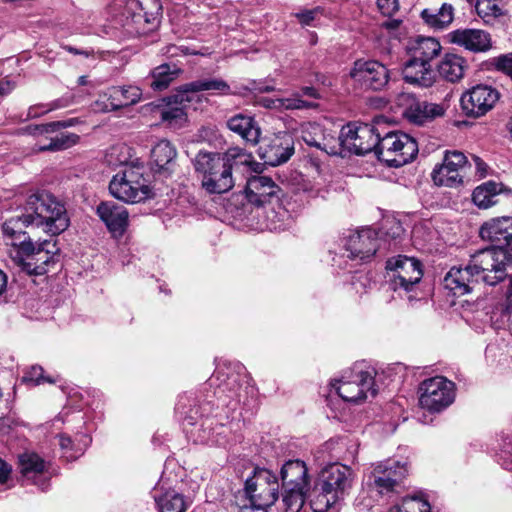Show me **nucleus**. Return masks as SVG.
Segmentation results:
<instances>
[{"label": "nucleus", "instance_id": "1", "mask_svg": "<svg viewBox=\"0 0 512 512\" xmlns=\"http://www.w3.org/2000/svg\"><path fill=\"white\" fill-rule=\"evenodd\" d=\"M509 268H512V249H482L471 256L465 267H452L443 284L454 296H463L471 293L479 281L490 286L504 281Z\"/></svg>", "mask_w": 512, "mask_h": 512}, {"label": "nucleus", "instance_id": "2", "mask_svg": "<svg viewBox=\"0 0 512 512\" xmlns=\"http://www.w3.org/2000/svg\"><path fill=\"white\" fill-rule=\"evenodd\" d=\"M253 156L239 147L225 153L199 151L193 160L195 171L201 175V185L210 194H222L234 187L232 170L237 166H250Z\"/></svg>", "mask_w": 512, "mask_h": 512}, {"label": "nucleus", "instance_id": "3", "mask_svg": "<svg viewBox=\"0 0 512 512\" xmlns=\"http://www.w3.org/2000/svg\"><path fill=\"white\" fill-rule=\"evenodd\" d=\"M127 150L125 146H114L107 155V161L111 165L124 164V169L113 176L109 184V191L115 198L125 203H138L149 198L150 189L144 177L142 164H128L127 158L113 161V157Z\"/></svg>", "mask_w": 512, "mask_h": 512}, {"label": "nucleus", "instance_id": "4", "mask_svg": "<svg viewBox=\"0 0 512 512\" xmlns=\"http://www.w3.org/2000/svg\"><path fill=\"white\" fill-rule=\"evenodd\" d=\"M25 212L33 219L35 227H42L50 235L64 232L70 224L64 204L46 191L30 195Z\"/></svg>", "mask_w": 512, "mask_h": 512}, {"label": "nucleus", "instance_id": "5", "mask_svg": "<svg viewBox=\"0 0 512 512\" xmlns=\"http://www.w3.org/2000/svg\"><path fill=\"white\" fill-rule=\"evenodd\" d=\"M387 282L389 287L409 301L416 299L414 293L423 277L421 262L405 255L392 257L386 262Z\"/></svg>", "mask_w": 512, "mask_h": 512}, {"label": "nucleus", "instance_id": "6", "mask_svg": "<svg viewBox=\"0 0 512 512\" xmlns=\"http://www.w3.org/2000/svg\"><path fill=\"white\" fill-rule=\"evenodd\" d=\"M375 375L376 372L373 368L356 364L350 370L345 371L341 379L335 380L331 385L344 401L358 403L369 395L372 397L376 395Z\"/></svg>", "mask_w": 512, "mask_h": 512}, {"label": "nucleus", "instance_id": "7", "mask_svg": "<svg viewBox=\"0 0 512 512\" xmlns=\"http://www.w3.org/2000/svg\"><path fill=\"white\" fill-rule=\"evenodd\" d=\"M380 132L368 123H348L343 126L339 137V150L332 148L331 154H342L343 151L357 155H365L369 152L376 154Z\"/></svg>", "mask_w": 512, "mask_h": 512}, {"label": "nucleus", "instance_id": "8", "mask_svg": "<svg viewBox=\"0 0 512 512\" xmlns=\"http://www.w3.org/2000/svg\"><path fill=\"white\" fill-rule=\"evenodd\" d=\"M417 153V142L406 133L390 131L379 137L376 156L390 167H401L411 162Z\"/></svg>", "mask_w": 512, "mask_h": 512}, {"label": "nucleus", "instance_id": "9", "mask_svg": "<svg viewBox=\"0 0 512 512\" xmlns=\"http://www.w3.org/2000/svg\"><path fill=\"white\" fill-rule=\"evenodd\" d=\"M245 494L254 509L266 510L279 497L278 478L265 468H256L245 482Z\"/></svg>", "mask_w": 512, "mask_h": 512}, {"label": "nucleus", "instance_id": "10", "mask_svg": "<svg viewBox=\"0 0 512 512\" xmlns=\"http://www.w3.org/2000/svg\"><path fill=\"white\" fill-rule=\"evenodd\" d=\"M317 501L327 509L341 499L352 486V470L338 463L327 466L321 474L318 484Z\"/></svg>", "mask_w": 512, "mask_h": 512}, {"label": "nucleus", "instance_id": "11", "mask_svg": "<svg viewBox=\"0 0 512 512\" xmlns=\"http://www.w3.org/2000/svg\"><path fill=\"white\" fill-rule=\"evenodd\" d=\"M419 404L430 412H440L455 398V384L442 376L424 380L419 386Z\"/></svg>", "mask_w": 512, "mask_h": 512}, {"label": "nucleus", "instance_id": "12", "mask_svg": "<svg viewBox=\"0 0 512 512\" xmlns=\"http://www.w3.org/2000/svg\"><path fill=\"white\" fill-rule=\"evenodd\" d=\"M32 251L22 252L16 256L18 265L29 275H44L49 267L57 261L59 248L53 240H44L35 244L32 242Z\"/></svg>", "mask_w": 512, "mask_h": 512}, {"label": "nucleus", "instance_id": "13", "mask_svg": "<svg viewBox=\"0 0 512 512\" xmlns=\"http://www.w3.org/2000/svg\"><path fill=\"white\" fill-rule=\"evenodd\" d=\"M350 77L360 87L373 91H381L389 82L387 67L376 60L359 59L350 70Z\"/></svg>", "mask_w": 512, "mask_h": 512}, {"label": "nucleus", "instance_id": "14", "mask_svg": "<svg viewBox=\"0 0 512 512\" xmlns=\"http://www.w3.org/2000/svg\"><path fill=\"white\" fill-rule=\"evenodd\" d=\"M500 98L499 91L485 84H479L465 92L461 97V107L470 117H481L492 110Z\"/></svg>", "mask_w": 512, "mask_h": 512}, {"label": "nucleus", "instance_id": "15", "mask_svg": "<svg viewBox=\"0 0 512 512\" xmlns=\"http://www.w3.org/2000/svg\"><path fill=\"white\" fill-rule=\"evenodd\" d=\"M468 161L460 151H447L443 163L432 172V179L438 186L456 187L463 182Z\"/></svg>", "mask_w": 512, "mask_h": 512}, {"label": "nucleus", "instance_id": "16", "mask_svg": "<svg viewBox=\"0 0 512 512\" xmlns=\"http://www.w3.org/2000/svg\"><path fill=\"white\" fill-rule=\"evenodd\" d=\"M258 154L267 165H281L294 154L293 139L290 134L285 132L267 137L260 144Z\"/></svg>", "mask_w": 512, "mask_h": 512}, {"label": "nucleus", "instance_id": "17", "mask_svg": "<svg viewBox=\"0 0 512 512\" xmlns=\"http://www.w3.org/2000/svg\"><path fill=\"white\" fill-rule=\"evenodd\" d=\"M408 474L407 464L397 460L388 459L379 462L372 470L369 481L379 491L387 493L394 489Z\"/></svg>", "mask_w": 512, "mask_h": 512}, {"label": "nucleus", "instance_id": "18", "mask_svg": "<svg viewBox=\"0 0 512 512\" xmlns=\"http://www.w3.org/2000/svg\"><path fill=\"white\" fill-rule=\"evenodd\" d=\"M19 470L25 484H33L45 491L50 485L51 473L48 463L34 452L19 455Z\"/></svg>", "mask_w": 512, "mask_h": 512}, {"label": "nucleus", "instance_id": "19", "mask_svg": "<svg viewBox=\"0 0 512 512\" xmlns=\"http://www.w3.org/2000/svg\"><path fill=\"white\" fill-rule=\"evenodd\" d=\"M34 227L33 219L26 212L11 217L3 223V236L7 244L17 248V255H20L22 252L32 251L33 241L25 229Z\"/></svg>", "mask_w": 512, "mask_h": 512}, {"label": "nucleus", "instance_id": "20", "mask_svg": "<svg viewBox=\"0 0 512 512\" xmlns=\"http://www.w3.org/2000/svg\"><path fill=\"white\" fill-rule=\"evenodd\" d=\"M479 235L494 244L488 249H512V216L489 219L481 225Z\"/></svg>", "mask_w": 512, "mask_h": 512}, {"label": "nucleus", "instance_id": "21", "mask_svg": "<svg viewBox=\"0 0 512 512\" xmlns=\"http://www.w3.org/2000/svg\"><path fill=\"white\" fill-rule=\"evenodd\" d=\"M346 251L347 257L351 260H360L361 262L371 259L379 247L378 233L371 228H365L357 231L347 238Z\"/></svg>", "mask_w": 512, "mask_h": 512}, {"label": "nucleus", "instance_id": "22", "mask_svg": "<svg viewBox=\"0 0 512 512\" xmlns=\"http://www.w3.org/2000/svg\"><path fill=\"white\" fill-rule=\"evenodd\" d=\"M448 42L472 53H485L492 48L489 32L475 28H459L447 34Z\"/></svg>", "mask_w": 512, "mask_h": 512}, {"label": "nucleus", "instance_id": "23", "mask_svg": "<svg viewBox=\"0 0 512 512\" xmlns=\"http://www.w3.org/2000/svg\"><path fill=\"white\" fill-rule=\"evenodd\" d=\"M141 96L142 90L138 86H112L102 96L104 98L103 106H101L100 101H97L95 109L102 112L116 111L138 103Z\"/></svg>", "mask_w": 512, "mask_h": 512}, {"label": "nucleus", "instance_id": "24", "mask_svg": "<svg viewBox=\"0 0 512 512\" xmlns=\"http://www.w3.org/2000/svg\"><path fill=\"white\" fill-rule=\"evenodd\" d=\"M503 296L504 298L499 301L490 300L489 306L485 307L487 312L490 326L495 330L504 329L509 327L510 318L512 313V274L508 275L504 280Z\"/></svg>", "mask_w": 512, "mask_h": 512}, {"label": "nucleus", "instance_id": "25", "mask_svg": "<svg viewBox=\"0 0 512 512\" xmlns=\"http://www.w3.org/2000/svg\"><path fill=\"white\" fill-rule=\"evenodd\" d=\"M200 91H213L219 95L232 94L230 85L220 78L199 79L181 86L175 93V102L193 101Z\"/></svg>", "mask_w": 512, "mask_h": 512}, {"label": "nucleus", "instance_id": "26", "mask_svg": "<svg viewBox=\"0 0 512 512\" xmlns=\"http://www.w3.org/2000/svg\"><path fill=\"white\" fill-rule=\"evenodd\" d=\"M97 215L114 236H122L128 226V211L123 205L113 201L101 202Z\"/></svg>", "mask_w": 512, "mask_h": 512}, {"label": "nucleus", "instance_id": "27", "mask_svg": "<svg viewBox=\"0 0 512 512\" xmlns=\"http://www.w3.org/2000/svg\"><path fill=\"white\" fill-rule=\"evenodd\" d=\"M402 75L406 83L422 88L431 87L436 80L431 64L416 60L412 56L404 63Z\"/></svg>", "mask_w": 512, "mask_h": 512}, {"label": "nucleus", "instance_id": "28", "mask_svg": "<svg viewBox=\"0 0 512 512\" xmlns=\"http://www.w3.org/2000/svg\"><path fill=\"white\" fill-rule=\"evenodd\" d=\"M447 110L444 103H432L428 101H413L404 111L406 119L414 124L423 125L442 117Z\"/></svg>", "mask_w": 512, "mask_h": 512}, {"label": "nucleus", "instance_id": "29", "mask_svg": "<svg viewBox=\"0 0 512 512\" xmlns=\"http://www.w3.org/2000/svg\"><path fill=\"white\" fill-rule=\"evenodd\" d=\"M277 186L274 181L264 175L253 176L247 181L246 196L250 203L263 205L276 194Z\"/></svg>", "mask_w": 512, "mask_h": 512}, {"label": "nucleus", "instance_id": "30", "mask_svg": "<svg viewBox=\"0 0 512 512\" xmlns=\"http://www.w3.org/2000/svg\"><path fill=\"white\" fill-rule=\"evenodd\" d=\"M282 487L309 489L308 468L304 461L296 459L285 462L280 471Z\"/></svg>", "mask_w": 512, "mask_h": 512}, {"label": "nucleus", "instance_id": "31", "mask_svg": "<svg viewBox=\"0 0 512 512\" xmlns=\"http://www.w3.org/2000/svg\"><path fill=\"white\" fill-rule=\"evenodd\" d=\"M227 127L253 145L259 142L260 127L252 116L236 114L227 120Z\"/></svg>", "mask_w": 512, "mask_h": 512}, {"label": "nucleus", "instance_id": "32", "mask_svg": "<svg viewBox=\"0 0 512 512\" xmlns=\"http://www.w3.org/2000/svg\"><path fill=\"white\" fill-rule=\"evenodd\" d=\"M437 68L439 75L443 79L455 83L464 77L467 69V61L458 54L447 53L440 60Z\"/></svg>", "mask_w": 512, "mask_h": 512}, {"label": "nucleus", "instance_id": "33", "mask_svg": "<svg viewBox=\"0 0 512 512\" xmlns=\"http://www.w3.org/2000/svg\"><path fill=\"white\" fill-rule=\"evenodd\" d=\"M421 19L430 28L442 30L447 28L454 19V7L449 3H442L440 7H429L421 11Z\"/></svg>", "mask_w": 512, "mask_h": 512}, {"label": "nucleus", "instance_id": "34", "mask_svg": "<svg viewBox=\"0 0 512 512\" xmlns=\"http://www.w3.org/2000/svg\"><path fill=\"white\" fill-rule=\"evenodd\" d=\"M442 46L440 42L432 37H418L408 48L409 56L416 60L431 64V61L439 56Z\"/></svg>", "mask_w": 512, "mask_h": 512}, {"label": "nucleus", "instance_id": "35", "mask_svg": "<svg viewBox=\"0 0 512 512\" xmlns=\"http://www.w3.org/2000/svg\"><path fill=\"white\" fill-rule=\"evenodd\" d=\"M253 387H249L247 382L244 381V377H241L239 373H231L227 375L217 387L215 394H221L228 392V397L234 399L237 402H241L243 399V392L248 394L253 393Z\"/></svg>", "mask_w": 512, "mask_h": 512}, {"label": "nucleus", "instance_id": "36", "mask_svg": "<svg viewBox=\"0 0 512 512\" xmlns=\"http://www.w3.org/2000/svg\"><path fill=\"white\" fill-rule=\"evenodd\" d=\"M502 191L503 184L487 181L474 189L472 199L476 206L487 209L497 203V197Z\"/></svg>", "mask_w": 512, "mask_h": 512}, {"label": "nucleus", "instance_id": "37", "mask_svg": "<svg viewBox=\"0 0 512 512\" xmlns=\"http://www.w3.org/2000/svg\"><path fill=\"white\" fill-rule=\"evenodd\" d=\"M40 139L48 140V143L37 142L35 144V150L39 152H55L66 150L76 145L80 137L75 133H58L56 135L44 134Z\"/></svg>", "mask_w": 512, "mask_h": 512}, {"label": "nucleus", "instance_id": "38", "mask_svg": "<svg viewBox=\"0 0 512 512\" xmlns=\"http://www.w3.org/2000/svg\"><path fill=\"white\" fill-rule=\"evenodd\" d=\"M182 70L175 64L164 63L155 67L150 76L152 81L150 87L154 91H162L169 87V85L180 75Z\"/></svg>", "mask_w": 512, "mask_h": 512}, {"label": "nucleus", "instance_id": "39", "mask_svg": "<svg viewBox=\"0 0 512 512\" xmlns=\"http://www.w3.org/2000/svg\"><path fill=\"white\" fill-rule=\"evenodd\" d=\"M175 93L167 98L168 105L161 111V119L171 127H181L187 120L186 108L191 101L175 102Z\"/></svg>", "mask_w": 512, "mask_h": 512}, {"label": "nucleus", "instance_id": "40", "mask_svg": "<svg viewBox=\"0 0 512 512\" xmlns=\"http://www.w3.org/2000/svg\"><path fill=\"white\" fill-rule=\"evenodd\" d=\"M257 103L268 109L275 110H293L312 107V103L304 101L300 98H271L261 96L257 99Z\"/></svg>", "mask_w": 512, "mask_h": 512}, {"label": "nucleus", "instance_id": "41", "mask_svg": "<svg viewBox=\"0 0 512 512\" xmlns=\"http://www.w3.org/2000/svg\"><path fill=\"white\" fill-rule=\"evenodd\" d=\"M176 155V149L167 140H160L151 151V158L158 170H168Z\"/></svg>", "mask_w": 512, "mask_h": 512}, {"label": "nucleus", "instance_id": "42", "mask_svg": "<svg viewBox=\"0 0 512 512\" xmlns=\"http://www.w3.org/2000/svg\"><path fill=\"white\" fill-rule=\"evenodd\" d=\"M176 411L181 419L186 421L189 425H195L203 416L202 408L188 395L179 397L176 404Z\"/></svg>", "mask_w": 512, "mask_h": 512}, {"label": "nucleus", "instance_id": "43", "mask_svg": "<svg viewBox=\"0 0 512 512\" xmlns=\"http://www.w3.org/2000/svg\"><path fill=\"white\" fill-rule=\"evenodd\" d=\"M308 491L307 488L283 487L284 512H299L305 503Z\"/></svg>", "mask_w": 512, "mask_h": 512}, {"label": "nucleus", "instance_id": "44", "mask_svg": "<svg viewBox=\"0 0 512 512\" xmlns=\"http://www.w3.org/2000/svg\"><path fill=\"white\" fill-rule=\"evenodd\" d=\"M202 441L212 444H223L227 428L218 423L214 418L206 417L201 423Z\"/></svg>", "mask_w": 512, "mask_h": 512}, {"label": "nucleus", "instance_id": "45", "mask_svg": "<svg viewBox=\"0 0 512 512\" xmlns=\"http://www.w3.org/2000/svg\"><path fill=\"white\" fill-rule=\"evenodd\" d=\"M59 446L62 450V457L67 461H73L84 453L85 448L90 443V438L82 435V444L75 443L69 436L61 434L58 436Z\"/></svg>", "mask_w": 512, "mask_h": 512}, {"label": "nucleus", "instance_id": "46", "mask_svg": "<svg viewBox=\"0 0 512 512\" xmlns=\"http://www.w3.org/2000/svg\"><path fill=\"white\" fill-rule=\"evenodd\" d=\"M159 512H185L187 504L184 497L174 491H168L162 496H155Z\"/></svg>", "mask_w": 512, "mask_h": 512}, {"label": "nucleus", "instance_id": "47", "mask_svg": "<svg viewBox=\"0 0 512 512\" xmlns=\"http://www.w3.org/2000/svg\"><path fill=\"white\" fill-rule=\"evenodd\" d=\"M475 9L478 16L487 24L502 15L498 0H477Z\"/></svg>", "mask_w": 512, "mask_h": 512}, {"label": "nucleus", "instance_id": "48", "mask_svg": "<svg viewBox=\"0 0 512 512\" xmlns=\"http://www.w3.org/2000/svg\"><path fill=\"white\" fill-rule=\"evenodd\" d=\"M142 16L146 23L156 25L161 15L162 5L159 0H138Z\"/></svg>", "mask_w": 512, "mask_h": 512}, {"label": "nucleus", "instance_id": "49", "mask_svg": "<svg viewBox=\"0 0 512 512\" xmlns=\"http://www.w3.org/2000/svg\"><path fill=\"white\" fill-rule=\"evenodd\" d=\"M44 370L41 366H32L27 370L22 378L25 383H31L33 385H39L44 382L54 383L55 380L50 377H44Z\"/></svg>", "mask_w": 512, "mask_h": 512}, {"label": "nucleus", "instance_id": "50", "mask_svg": "<svg viewBox=\"0 0 512 512\" xmlns=\"http://www.w3.org/2000/svg\"><path fill=\"white\" fill-rule=\"evenodd\" d=\"M494 68L512 80V53L502 54L491 59Z\"/></svg>", "mask_w": 512, "mask_h": 512}, {"label": "nucleus", "instance_id": "51", "mask_svg": "<svg viewBox=\"0 0 512 512\" xmlns=\"http://www.w3.org/2000/svg\"><path fill=\"white\" fill-rule=\"evenodd\" d=\"M24 134L31 135L40 139L44 134H54L55 129L53 122L44 124H31L22 129Z\"/></svg>", "mask_w": 512, "mask_h": 512}, {"label": "nucleus", "instance_id": "52", "mask_svg": "<svg viewBox=\"0 0 512 512\" xmlns=\"http://www.w3.org/2000/svg\"><path fill=\"white\" fill-rule=\"evenodd\" d=\"M377 6L380 12L387 17H391L399 9L398 0H377Z\"/></svg>", "mask_w": 512, "mask_h": 512}, {"label": "nucleus", "instance_id": "53", "mask_svg": "<svg viewBox=\"0 0 512 512\" xmlns=\"http://www.w3.org/2000/svg\"><path fill=\"white\" fill-rule=\"evenodd\" d=\"M320 13L319 8L305 10L299 13H296L295 16L299 20V22L304 26H309L315 20L316 15Z\"/></svg>", "mask_w": 512, "mask_h": 512}, {"label": "nucleus", "instance_id": "54", "mask_svg": "<svg viewBox=\"0 0 512 512\" xmlns=\"http://www.w3.org/2000/svg\"><path fill=\"white\" fill-rule=\"evenodd\" d=\"M249 91H258V92H270L274 90V86L265 85L261 82H257L255 80L251 81L249 85L246 87Z\"/></svg>", "mask_w": 512, "mask_h": 512}, {"label": "nucleus", "instance_id": "55", "mask_svg": "<svg viewBox=\"0 0 512 512\" xmlns=\"http://www.w3.org/2000/svg\"><path fill=\"white\" fill-rule=\"evenodd\" d=\"M473 161H474L475 167H476V174L480 178L485 177L487 175V170H488L487 164L478 156H473Z\"/></svg>", "mask_w": 512, "mask_h": 512}, {"label": "nucleus", "instance_id": "56", "mask_svg": "<svg viewBox=\"0 0 512 512\" xmlns=\"http://www.w3.org/2000/svg\"><path fill=\"white\" fill-rule=\"evenodd\" d=\"M12 468L9 464H7L4 460L0 458V483H5L10 474H11Z\"/></svg>", "mask_w": 512, "mask_h": 512}, {"label": "nucleus", "instance_id": "57", "mask_svg": "<svg viewBox=\"0 0 512 512\" xmlns=\"http://www.w3.org/2000/svg\"><path fill=\"white\" fill-rule=\"evenodd\" d=\"M414 500H418L421 503V506L419 508V512H431L430 503L427 500L420 499L417 496L405 497V498H403L402 502H403V505H405L409 501H414Z\"/></svg>", "mask_w": 512, "mask_h": 512}, {"label": "nucleus", "instance_id": "58", "mask_svg": "<svg viewBox=\"0 0 512 512\" xmlns=\"http://www.w3.org/2000/svg\"><path fill=\"white\" fill-rule=\"evenodd\" d=\"M76 122H77L76 119H68V120H63V121H53V126H54V129H55V133L58 132L60 129L74 126Z\"/></svg>", "mask_w": 512, "mask_h": 512}, {"label": "nucleus", "instance_id": "59", "mask_svg": "<svg viewBox=\"0 0 512 512\" xmlns=\"http://www.w3.org/2000/svg\"><path fill=\"white\" fill-rule=\"evenodd\" d=\"M63 48L66 51H68L69 53H72L75 55H83L85 57H89L93 54V50H82V49L75 48L71 45H65Z\"/></svg>", "mask_w": 512, "mask_h": 512}, {"label": "nucleus", "instance_id": "60", "mask_svg": "<svg viewBox=\"0 0 512 512\" xmlns=\"http://www.w3.org/2000/svg\"><path fill=\"white\" fill-rule=\"evenodd\" d=\"M402 23V21L400 19H392V18H389L387 20H385L381 26L389 31H393V30H396L400 24Z\"/></svg>", "mask_w": 512, "mask_h": 512}, {"label": "nucleus", "instance_id": "61", "mask_svg": "<svg viewBox=\"0 0 512 512\" xmlns=\"http://www.w3.org/2000/svg\"><path fill=\"white\" fill-rule=\"evenodd\" d=\"M302 137H303V140H304V141H305L309 146L317 147V148H321V144H320V142H318L314 137H312L310 133H308V132H304Z\"/></svg>", "mask_w": 512, "mask_h": 512}, {"label": "nucleus", "instance_id": "62", "mask_svg": "<svg viewBox=\"0 0 512 512\" xmlns=\"http://www.w3.org/2000/svg\"><path fill=\"white\" fill-rule=\"evenodd\" d=\"M180 50V48L176 47L175 45H170L167 47L165 53L171 57H174V56H177L179 53L178 51ZM181 52L186 54L187 51L186 50H183L181 49Z\"/></svg>", "mask_w": 512, "mask_h": 512}, {"label": "nucleus", "instance_id": "63", "mask_svg": "<svg viewBox=\"0 0 512 512\" xmlns=\"http://www.w3.org/2000/svg\"><path fill=\"white\" fill-rule=\"evenodd\" d=\"M302 92L306 96H309L312 98H318L317 90L313 87H303Z\"/></svg>", "mask_w": 512, "mask_h": 512}, {"label": "nucleus", "instance_id": "64", "mask_svg": "<svg viewBox=\"0 0 512 512\" xmlns=\"http://www.w3.org/2000/svg\"><path fill=\"white\" fill-rule=\"evenodd\" d=\"M6 285H7V276L2 270H0V294H2L5 291Z\"/></svg>", "mask_w": 512, "mask_h": 512}]
</instances>
